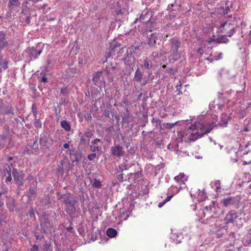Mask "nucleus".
Masks as SVG:
<instances>
[{"instance_id":"obj_10","label":"nucleus","mask_w":251,"mask_h":251,"mask_svg":"<svg viewBox=\"0 0 251 251\" xmlns=\"http://www.w3.org/2000/svg\"><path fill=\"white\" fill-rule=\"evenodd\" d=\"M152 17V12L150 11H146L142 13L139 18L137 19V20L139 21L140 22L147 24L149 22Z\"/></svg>"},{"instance_id":"obj_14","label":"nucleus","mask_w":251,"mask_h":251,"mask_svg":"<svg viewBox=\"0 0 251 251\" xmlns=\"http://www.w3.org/2000/svg\"><path fill=\"white\" fill-rule=\"evenodd\" d=\"M77 202L76 197L73 196L69 195L64 198V202L67 205H75Z\"/></svg>"},{"instance_id":"obj_4","label":"nucleus","mask_w":251,"mask_h":251,"mask_svg":"<svg viewBox=\"0 0 251 251\" xmlns=\"http://www.w3.org/2000/svg\"><path fill=\"white\" fill-rule=\"evenodd\" d=\"M223 205L226 207L234 206L238 207L240 202V199L239 197H228L225 198L222 201Z\"/></svg>"},{"instance_id":"obj_18","label":"nucleus","mask_w":251,"mask_h":251,"mask_svg":"<svg viewBox=\"0 0 251 251\" xmlns=\"http://www.w3.org/2000/svg\"><path fill=\"white\" fill-rule=\"evenodd\" d=\"M8 43L6 41V35L4 32H0V48L1 49L4 48Z\"/></svg>"},{"instance_id":"obj_48","label":"nucleus","mask_w":251,"mask_h":251,"mask_svg":"<svg viewBox=\"0 0 251 251\" xmlns=\"http://www.w3.org/2000/svg\"><path fill=\"white\" fill-rule=\"evenodd\" d=\"M39 247L36 245H34L30 249V251H38Z\"/></svg>"},{"instance_id":"obj_31","label":"nucleus","mask_w":251,"mask_h":251,"mask_svg":"<svg viewBox=\"0 0 251 251\" xmlns=\"http://www.w3.org/2000/svg\"><path fill=\"white\" fill-rule=\"evenodd\" d=\"M102 75V72H98L96 73L92 78V81L94 82L95 84H96L100 79L101 75Z\"/></svg>"},{"instance_id":"obj_34","label":"nucleus","mask_w":251,"mask_h":251,"mask_svg":"<svg viewBox=\"0 0 251 251\" xmlns=\"http://www.w3.org/2000/svg\"><path fill=\"white\" fill-rule=\"evenodd\" d=\"M94 130H91L90 129H88L84 133V136L88 140V141H90V138L92 137L94 134Z\"/></svg>"},{"instance_id":"obj_61","label":"nucleus","mask_w":251,"mask_h":251,"mask_svg":"<svg viewBox=\"0 0 251 251\" xmlns=\"http://www.w3.org/2000/svg\"><path fill=\"white\" fill-rule=\"evenodd\" d=\"M246 235L250 236V237H251V228L248 230V233Z\"/></svg>"},{"instance_id":"obj_58","label":"nucleus","mask_w":251,"mask_h":251,"mask_svg":"<svg viewBox=\"0 0 251 251\" xmlns=\"http://www.w3.org/2000/svg\"><path fill=\"white\" fill-rule=\"evenodd\" d=\"M63 147L66 149H67L69 148V145L68 143H65L63 144Z\"/></svg>"},{"instance_id":"obj_45","label":"nucleus","mask_w":251,"mask_h":251,"mask_svg":"<svg viewBox=\"0 0 251 251\" xmlns=\"http://www.w3.org/2000/svg\"><path fill=\"white\" fill-rule=\"evenodd\" d=\"M3 113L5 114H6V115L11 114L12 115H14V114L13 110L11 108L8 109L6 110L3 112Z\"/></svg>"},{"instance_id":"obj_1","label":"nucleus","mask_w":251,"mask_h":251,"mask_svg":"<svg viewBox=\"0 0 251 251\" xmlns=\"http://www.w3.org/2000/svg\"><path fill=\"white\" fill-rule=\"evenodd\" d=\"M228 121L226 115H222L221 121L217 124L214 122L211 123L206 127L203 123L200 122H195L187 129L188 139L191 141H195L197 139L202 137L203 135L210 132L214 126H219L226 127Z\"/></svg>"},{"instance_id":"obj_49","label":"nucleus","mask_w":251,"mask_h":251,"mask_svg":"<svg viewBox=\"0 0 251 251\" xmlns=\"http://www.w3.org/2000/svg\"><path fill=\"white\" fill-rule=\"evenodd\" d=\"M114 130V128L113 126H110L108 127H107L105 129V131L107 132H112Z\"/></svg>"},{"instance_id":"obj_9","label":"nucleus","mask_w":251,"mask_h":251,"mask_svg":"<svg viewBox=\"0 0 251 251\" xmlns=\"http://www.w3.org/2000/svg\"><path fill=\"white\" fill-rule=\"evenodd\" d=\"M13 175L16 183L19 186H22L24 184V174L22 172H18L14 170Z\"/></svg>"},{"instance_id":"obj_44","label":"nucleus","mask_w":251,"mask_h":251,"mask_svg":"<svg viewBox=\"0 0 251 251\" xmlns=\"http://www.w3.org/2000/svg\"><path fill=\"white\" fill-rule=\"evenodd\" d=\"M96 154L95 153H91L89 155H88V159L89 160H91V161H92L95 158H96Z\"/></svg>"},{"instance_id":"obj_2","label":"nucleus","mask_w":251,"mask_h":251,"mask_svg":"<svg viewBox=\"0 0 251 251\" xmlns=\"http://www.w3.org/2000/svg\"><path fill=\"white\" fill-rule=\"evenodd\" d=\"M218 208L216 206L215 202L212 201L211 204L208 206H206L202 210L201 218H206L204 220L206 224H211L212 223H217L219 219L216 215L218 213Z\"/></svg>"},{"instance_id":"obj_53","label":"nucleus","mask_w":251,"mask_h":251,"mask_svg":"<svg viewBox=\"0 0 251 251\" xmlns=\"http://www.w3.org/2000/svg\"><path fill=\"white\" fill-rule=\"evenodd\" d=\"M35 236L37 239H41L43 236L39 235L37 232L35 233Z\"/></svg>"},{"instance_id":"obj_8","label":"nucleus","mask_w":251,"mask_h":251,"mask_svg":"<svg viewBox=\"0 0 251 251\" xmlns=\"http://www.w3.org/2000/svg\"><path fill=\"white\" fill-rule=\"evenodd\" d=\"M111 154L116 157H120L124 154V151L122 146L119 145H115L111 148Z\"/></svg>"},{"instance_id":"obj_21","label":"nucleus","mask_w":251,"mask_h":251,"mask_svg":"<svg viewBox=\"0 0 251 251\" xmlns=\"http://www.w3.org/2000/svg\"><path fill=\"white\" fill-rule=\"evenodd\" d=\"M142 78H143L142 73L139 69H137L134 74V80L138 82H141Z\"/></svg>"},{"instance_id":"obj_5","label":"nucleus","mask_w":251,"mask_h":251,"mask_svg":"<svg viewBox=\"0 0 251 251\" xmlns=\"http://www.w3.org/2000/svg\"><path fill=\"white\" fill-rule=\"evenodd\" d=\"M170 44L171 47V51L173 52L174 55H177L178 49L181 45L180 40L176 38H173L170 40Z\"/></svg>"},{"instance_id":"obj_56","label":"nucleus","mask_w":251,"mask_h":251,"mask_svg":"<svg viewBox=\"0 0 251 251\" xmlns=\"http://www.w3.org/2000/svg\"><path fill=\"white\" fill-rule=\"evenodd\" d=\"M229 11V8L228 7L226 8V9L224 11V14H227Z\"/></svg>"},{"instance_id":"obj_41","label":"nucleus","mask_w":251,"mask_h":251,"mask_svg":"<svg viewBox=\"0 0 251 251\" xmlns=\"http://www.w3.org/2000/svg\"><path fill=\"white\" fill-rule=\"evenodd\" d=\"M36 184V183H33V186L31 185L30 186L29 192L31 195H34L35 193Z\"/></svg>"},{"instance_id":"obj_35","label":"nucleus","mask_w":251,"mask_h":251,"mask_svg":"<svg viewBox=\"0 0 251 251\" xmlns=\"http://www.w3.org/2000/svg\"><path fill=\"white\" fill-rule=\"evenodd\" d=\"M71 157L73 160V162H76V163L78 162L80 158V155L79 153L75 152V154L71 153Z\"/></svg>"},{"instance_id":"obj_51","label":"nucleus","mask_w":251,"mask_h":251,"mask_svg":"<svg viewBox=\"0 0 251 251\" xmlns=\"http://www.w3.org/2000/svg\"><path fill=\"white\" fill-rule=\"evenodd\" d=\"M61 93L63 94V95H65L67 94V88H63L61 89Z\"/></svg>"},{"instance_id":"obj_46","label":"nucleus","mask_w":251,"mask_h":251,"mask_svg":"<svg viewBox=\"0 0 251 251\" xmlns=\"http://www.w3.org/2000/svg\"><path fill=\"white\" fill-rule=\"evenodd\" d=\"M27 179L29 180V181H33V183H36L37 184V182L36 180V179L31 175H29L27 177Z\"/></svg>"},{"instance_id":"obj_62","label":"nucleus","mask_w":251,"mask_h":251,"mask_svg":"<svg viewBox=\"0 0 251 251\" xmlns=\"http://www.w3.org/2000/svg\"><path fill=\"white\" fill-rule=\"evenodd\" d=\"M152 55L154 56H157L158 55V53L156 52H152Z\"/></svg>"},{"instance_id":"obj_17","label":"nucleus","mask_w":251,"mask_h":251,"mask_svg":"<svg viewBox=\"0 0 251 251\" xmlns=\"http://www.w3.org/2000/svg\"><path fill=\"white\" fill-rule=\"evenodd\" d=\"M175 180L178 183L184 184L188 179V177L183 173H179L178 175L175 176Z\"/></svg>"},{"instance_id":"obj_29","label":"nucleus","mask_w":251,"mask_h":251,"mask_svg":"<svg viewBox=\"0 0 251 251\" xmlns=\"http://www.w3.org/2000/svg\"><path fill=\"white\" fill-rule=\"evenodd\" d=\"M211 186L213 188H215L216 192H219L221 189V182L219 180H215L211 182Z\"/></svg>"},{"instance_id":"obj_42","label":"nucleus","mask_w":251,"mask_h":251,"mask_svg":"<svg viewBox=\"0 0 251 251\" xmlns=\"http://www.w3.org/2000/svg\"><path fill=\"white\" fill-rule=\"evenodd\" d=\"M80 141L81 144H83V145H87V144H88L89 143V142L88 141V140L87 139V138H86L84 135H83L81 137V138L80 139Z\"/></svg>"},{"instance_id":"obj_26","label":"nucleus","mask_w":251,"mask_h":251,"mask_svg":"<svg viewBox=\"0 0 251 251\" xmlns=\"http://www.w3.org/2000/svg\"><path fill=\"white\" fill-rule=\"evenodd\" d=\"M228 40L225 37H219L216 39L215 38H210V42H212L213 41H217V42L219 43H227Z\"/></svg>"},{"instance_id":"obj_20","label":"nucleus","mask_w":251,"mask_h":251,"mask_svg":"<svg viewBox=\"0 0 251 251\" xmlns=\"http://www.w3.org/2000/svg\"><path fill=\"white\" fill-rule=\"evenodd\" d=\"M141 67L143 68L148 70L151 68L152 67L151 61L148 58H146L143 60V64L142 65Z\"/></svg>"},{"instance_id":"obj_47","label":"nucleus","mask_w":251,"mask_h":251,"mask_svg":"<svg viewBox=\"0 0 251 251\" xmlns=\"http://www.w3.org/2000/svg\"><path fill=\"white\" fill-rule=\"evenodd\" d=\"M34 125L37 127H41L42 126L41 122L38 120L36 119V121L35 122Z\"/></svg>"},{"instance_id":"obj_54","label":"nucleus","mask_w":251,"mask_h":251,"mask_svg":"<svg viewBox=\"0 0 251 251\" xmlns=\"http://www.w3.org/2000/svg\"><path fill=\"white\" fill-rule=\"evenodd\" d=\"M197 52L199 53L200 55H202L203 53V51L202 50L201 48H199L197 50Z\"/></svg>"},{"instance_id":"obj_24","label":"nucleus","mask_w":251,"mask_h":251,"mask_svg":"<svg viewBox=\"0 0 251 251\" xmlns=\"http://www.w3.org/2000/svg\"><path fill=\"white\" fill-rule=\"evenodd\" d=\"M4 173L5 176L8 175V176L6 178L5 182H8L11 181L12 178L11 176V167L8 166L7 167L5 168L4 170Z\"/></svg>"},{"instance_id":"obj_13","label":"nucleus","mask_w":251,"mask_h":251,"mask_svg":"<svg viewBox=\"0 0 251 251\" xmlns=\"http://www.w3.org/2000/svg\"><path fill=\"white\" fill-rule=\"evenodd\" d=\"M98 143H101V141L99 139H95L91 141L90 150L92 151L96 152L101 150V148L99 146Z\"/></svg>"},{"instance_id":"obj_32","label":"nucleus","mask_w":251,"mask_h":251,"mask_svg":"<svg viewBox=\"0 0 251 251\" xmlns=\"http://www.w3.org/2000/svg\"><path fill=\"white\" fill-rule=\"evenodd\" d=\"M242 242L245 246H251V237L246 235L243 239Z\"/></svg>"},{"instance_id":"obj_50","label":"nucleus","mask_w":251,"mask_h":251,"mask_svg":"<svg viewBox=\"0 0 251 251\" xmlns=\"http://www.w3.org/2000/svg\"><path fill=\"white\" fill-rule=\"evenodd\" d=\"M52 63V60L51 59V58H50V57H48V59L46 61V65L47 66H50Z\"/></svg>"},{"instance_id":"obj_12","label":"nucleus","mask_w":251,"mask_h":251,"mask_svg":"<svg viewBox=\"0 0 251 251\" xmlns=\"http://www.w3.org/2000/svg\"><path fill=\"white\" fill-rule=\"evenodd\" d=\"M158 35V34L156 33H151L150 35H148V44L150 47H155Z\"/></svg>"},{"instance_id":"obj_16","label":"nucleus","mask_w":251,"mask_h":251,"mask_svg":"<svg viewBox=\"0 0 251 251\" xmlns=\"http://www.w3.org/2000/svg\"><path fill=\"white\" fill-rule=\"evenodd\" d=\"M40 224L44 232H51V230L53 228V221L48 222L47 223H40Z\"/></svg>"},{"instance_id":"obj_11","label":"nucleus","mask_w":251,"mask_h":251,"mask_svg":"<svg viewBox=\"0 0 251 251\" xmlns=\"http://www.w3.org/2000/svg\"><path fill=\"white\" fill-rule=\"evenodd\" d=\"M141 177L142 173L141 172H137L136 173H130L128 174L127 182L135 183L138 179H140Z\"/></svg>"},{"instance_id":"obj_33","label":"nucleus","mask_w":251,"mask_h":251,"mask_svg":"<svg viewBox=\"0 0 251 251\" xmlns=\"http://www.w3.org/2000/svg\"><path fill=\"white\" fill-rule=\"evenodd\" d=\"M119 217L121 219H123L124 220H126L128 218V215L126 213V211L125 209H120Z\"/></svg>"},{"instance_id":"obj_38","label":"nucleus","mask_w":251,"mask_h":251,"mask_svg":"<svg viewBox=\"0 0 251 251\" xmlns=\"http://www.w3.org/2000/svg\"><path fill=\"white\" fill-rule=\"evenodd\" d=\"M127 169L126 167V165L124 162L123 164H121L119 166V169L118 170V173H122L124 171L126 170Z\"/></svg>"},{"instance_id":"obj_7","label":"nucleus","mask_w":251,"mask_h":251,"mask_svg":"<svg viewBox=\"0 0 251 251\" xmlns=\"http://www.w3.org/2000/svg\"><path fill=\"white\" fill-rule=\"evenodd\" d=\"M238 217L237 212L234 210L229 211L225 218V223L226 224L233 223L234 220Z\"/></svg>"},{"instance_id":"obj_25","label":"nucleus","mask_w":251,"mask_h":251,"mask_svg":"<svg viewBox=\"0 0 251 251\" xmlns=\"http://www.w3.org/2000/svg\"><path fill=\"white\" fill-rule=\"evenodd\" d=\"M106 234L108 237L113 238L117 234V231L114 228H109L106 230Z\"/></svg>"},{"instance_id":"obj_57","label":"nucleus","mask_w":251,"mask_h":251,"mask_svg":"<svg viewBox=\"0 0 251 251\" xmlns=\"http://www.w3.org/2000/svg\"><path fill=\"white\" fill-rule=\"evenodd\" d=\"M67 230L68 231L70 232H74L73 228L72 227H71V226L67 227Z\"/></svg>"},{"instance_id":"obj_22","label":"nucleus","mask_w":251,"mask_h":251,"mask_svg":"<svg viewBox=\"0 0 251 251\" xmlns=\"http://www.w3.org/2000/svg\"><path fill=\"white\" fill-rule=\"evenodd\" d=\"M171 238L174 242L176 244L180 243L182 239L181 235H179L177 233H172Z\"/></svg>"},{"instance_id":"obj_27","label":"nucleus","mask_w":251,"mask_h":251,"mask_svg":"<svg viewBox=\"0 0 251 251\" xmlns=\"http://www.w3.org/2000/svg\"><path fill=\"white\" fill-rule=\"evenodd\" d=\"M66 212L70 215H74L75 212V205H68L66 208Z\"/></svg>"},{"instance_id":"obj_63","label":"nucleus","mask_w":251,"mask_h":251,"mask_svg":"<svg viewBox=\"0 0 251 251\" xmlns=\"http://www.w3.org/2000/svg\"><path fill=\"white\" fill-rule=\"evenodd\" d=\"M167 125H169L170 127H173L174 126V124L173 123H168Z\"/></svg>"},{"instance_id":"obj_15","label":"nucleus","mask_w":251,"mask_h":251,"mask_svg":"<svg viewBox=\"0 0 251 251\" xmlns=\"http://www.w3.org/2000/svg\"><path fill=\"white\" fill-rule=\"evenodd\" d=\"M55 215V213L54 212H50L49 214L44 213L41 218L40 223L53 221V218Z\"/></svg>"},{"instance_id":"obj_64","label":"nucleus","mask_w":251,"mask_h":251,"mask_svg":"<svg viewBox=\"0 0 251 251\" xmlns=\"http://www.w3.org/2000/svg\"><path fill=\"white\" fill-rule=\"evenodd\" d=\"M213 120H217V119H218V116H216V115H214V116L213 117Z\"/></svg>"},{"instance_id":"obj_39","label":"nucleus","mask_w":251,"mask_h":251,"mask_svg":"<svg viewBox=\"0 0 251 251\" xmlns=\"http://www.w3.org/2000/svg\"><path fill=\"white\" fill-rule=\"evenodd\" d=\"M222 53H220L219 54V57H212V55H211L209 57H207L206 58V59H205V60H207L208 61H209L210 62H212L213 60H219V59H220L221 58H222Z\"/></svg>"},{"instance_id":"obj_23","label":"nucleus","mask_w":251,"mask_h":251,"mask_svg":"<svg viewBox=\"0 0 251 251\" xmlns=\"http://www.w3.org/2000/svg\"><path fill=\"white\" fill-rule=\"evenodd\" d=\"M198 201H201L205 200L206 197V194L204 192V190L203 189L202 191L200 189L198 190V194L197 196Z\"/></svg>"},{"instance_id":"obj_36","label":"nucleus","mask_w":251,"mask_h":251,"mask_svg":"<svg viewBox=\"0 0 251 251\" xmlns=\"http://www.w3.org/2000/svg\"><path fill=\"white\" fill-rule=\"evenodd\" d=\"M127 175H124V174L121 173L117 176V178L121 182H123L124 181H127Z\"/></svg>"},{"instance_id":"obj_43","label":"nucleus","mask_w":251,"mask_h":251,"mask_svg":"<svg viewBox=\"0 0 251 251\" xmlns=\"http://www.w3.org/2000/svg\"><path fill=\"white\" fill-rule=\"evenodd\" d=\"M176 70L175 69L170 68L169 69H167L165 71V73L172 75V74H174L176 72Z\"/></svg>"},{"instance_id":"obj_40","label":"nucleus","mask_w":251,"mask_h":251,"mask_svg":"<svg viewBox=\"0 0 251 251\" xmlns=\"http://www.w3.org/2000/svg\"><path fill=\"white\" fill-rule=\"evenodd\" d=\"M31 112L33 113L34 117L36 119L37 115V110L35 103H32L31 106Z\"/></svg>"},{"instance_id":"obj_3","label":"nucleus","mask_w":251,"mask_h":251,"mask_svg":"<svg viewBox=\"0 0 251 251\" xmlns=\"http://www.w3.org/2000/svg\"><path fill=\"white\" fill-rule=\"evenodd\" d=\"M231 18V16H230L229 19ZM235 27L234 24L231 23V19H228L227 21L221 25L219 30L224 33L225 36L231 37L235 32Z\"/></svg>"},{"instance_id":"obj_60","label":"nucleus","mask_w":251,"mask_h":251,"mask_svg":"<svg viewBox=\"0 0 251 251\" xmlns=\"http://www.w3.org/2000/svg\"><path fill=\"white\" fill-rule=\"evenodd\" d=\"M243 132H248L249 131L248 128L247 127H245L243 130Z\"/></svg>"},{"instance_id":"obj_52","label":"nucleus","mask_w":251,"mask_h":251,"mask_svg":"<svg viewBox=\"0 0 251 251\" xmlns=\"http://www.w3.org/2000/svg\"><path fill=\"white\" fill-rule=\"evenodd\" d=\"M25 22L27 25H29L30 24V17L29 16L26 17Z\"/></svg>"},{"instance_id":"obj_55","label":"nucleus","mask_w":251,"mask_h":251,"mask_svg":"<svg viewBox=\"0 0 251 251\" xmlns=\"http://www.w3.org/2000/svg\"><path fill=\"white\" fill-rule=\"evenodd\" d=\"M41 81L43 82H46L47 81V78L45 75H43L41 78Z\"/></svg>"},{"instance_id":"obj_30","label":"nucleus","mask_w":251,"mask_h":251,"mask_svg":"<svg viewBox=\"0 0 251 251\" xmlns=\"http://www.w3.org/2000/svg\"><path fill=\"white\" fill-rule=\"evenodd\" d=\"M20 4L19 0H9L8 7L13 8L14 7L19 6Z\"/></svg>"},{"instance_id":"obj_59","label":"nucleus","mask_w":251,"mask_h":251,"mask_svg":"<svg viewBox=\"0 0 251 251\" xmlns=\"http://www.w3.org/2000/svg\"><path fill=\"white\" fill-rule=\"evenodd\" d=\"M7 67V63L4 62L2 65V68L4 70H5Z\"/></svg>"},{"instance_id":"obj_19","label":"nucleus","mask_w":251,"mask_h":251,"mask_svg":"<svg viewBox=\"0 0 251 251\" xmlns=\"http://www.w3.org/2000/svg\"><path fill=\"white\" fill-rule=\"evenodd\" d=\"M60 126L67 132L71 130V123L70 122L62 120L60 122Z\"/></svg>"},{"instance_id":"obj_6","label":"nucleus","mask_w":251,"mask_h":251,"mask_svg":"<svg viewBox=\"0 0 251 251\" xmlns=\"http://www.w3.org/2000/svg\"><path fill=\"white\" fill-rule=\"evenodd\" d=\"M27 52L31 58L35 59L41 54L42 52V50L38 49L37 47H32L29 48Z\"/></svg>"},{"instance_id":"obj_37","label":"nucleus","mask_w":251,"mask_h":251,"mask_svg":"<svg viewBox=\"0 0 251 251\" xmlns=\"http://www.w3.org/2000/svg\"><path fill=\"white\" fill-rule=\"evenodd\" d=\"M173 197V195H171L170 196H168L164 201L162 202H160L158 203V206L159 207V208H161L162 207L164 204H165L167 202L169 201H170V200L171 199V198Z\"/></svg>"},{"instance_id":"obj_28","label":"nucleus","mask_w":251,"mask_h":251,"mask_svg":"<svg viewBox=\"0 0 251 251\" xmlns=\"http://www.w3.org/2000/svg\"><path fill=\"white\" fill-rule=\"evenodd\" d=\"M91 183L93 188H100L101 186L100 181L97 179H94L91 181Z\"/></svg>"}]
</instances>
